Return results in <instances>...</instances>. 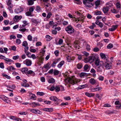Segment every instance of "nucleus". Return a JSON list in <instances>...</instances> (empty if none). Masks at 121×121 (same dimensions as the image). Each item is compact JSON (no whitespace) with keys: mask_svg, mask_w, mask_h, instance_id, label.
Wrapping results in <instances>:
<instances>
[{"mask_svg":"<svg viewBox=\"0 0 121 121\" xmlns=\"http://www.w3.org/2000/svg\"><path fill=\"white\" fill-rule=\"evenodd\" d=\"M52 15V13L51 12L49 13L47 16V18L48 19Z\"/></svg>","mask_w":121,"mask_h":121,"instance_id":"61","label":"nucleus"},{"mask_svg":"<svg viewBox=\"0 0 121 121\" xmlns=\"http://www.w3.org/2000/svg\"><path fill=\"white\" fill-rule=\"evenodd\" d=\"M100 1L99 0H97L95 2V5L96 6V7H95L96 9L97 8L98 6L100 4Z\"/></svg>","mask_w":121,"mask_h":121,"instance_id":"29","label":"nucleus"},{"mask_svg":"<svg viewBox=\"0 0 121 121\" xmlns=\"http://www.w3.org/2000/svg\"><path fill=\"white\" fill-rule=\"evenodd\" d=\"M2 75L3 77H5L6 78L9 79L10 78V77L9 76L6 74L3 73L2 74Z\"/></svg>","mask_w":121,"mask_h":121,"instance_id":"43","label":"nucleus"},{"mask_svg":"<svg viewBox=\"0 0 121 121\" xmlns=\"http://www.w3.org/2000/svg\"><path fill=\"white\" fill-rule=\"evenodd\" d=\"M64 60L61 61L57 65V67L59 68H60L64 65Z\"/></svg>","mask_w":121,"mask_h":121,"instance_id":"24","label":"nucleus"},{"mask_svg":"<svg viewBox=\"0 0 121 121\" xmlns=\"http://www.w3.org/2000/svg\"><path fill=\"white\" fill-rule=\"evenodd\" d=\"M111 11L112 13H117L118 12V11H117L114 9H112L111 10Z\"/></svg>","mask_w":121,"mask_h":121,"instance_id":"35","label":"nucleus"},{"mask_svg":"<svg viewBox=\"0 0 121 121\" xmlns=\"http://www.w3.org/2000/svg\"><path fill=\"white\" fill-rule=\"evenodd\" d=\"M113 47V45L112 44L110 43L108 45L107 48H108L110 49L112 48Z\"/></svg>","mask_w":121,"mask_h":121,"instance_id":"55","label":"nucleus"},{"mask_svg":"<svg viewBox=\"0 0 121 121\" xmlns=\"http://www.w3.org/2000/svg\"><path fill=\"white\" fill-rule=\"evenodd\" d=\"M42 43H41L40 42H37L36 44V45L37 46H41L42 45Z\"/></svg>","mask_w":121,"mask_h":121,"instance_id":"58","label":"nucleus"},{"mask_svg":"<svg viewBox=\"0 0 121 121\" xmlns=\"http://www.w3.org/2000/svg\"><path fill=\"white\" fill-rule=\"evenodd\" d=\"M23 10V8L21 6H17L16 8L15 9L14 12L16 14H18L21 13Z\"/></svg>","mask_w":121,"mask_h":121,"instance_id":"9","label":"nucleus"},{"mask_svg":"<svg viewBox=\"0 0 121 121\" xmlns=\"http://www.w3.org/2000/svg\"><path fill=\"white\" fill-rule=\"evenodd\" d=\"M60 58H59L56 59H55L54 60V61L56 63L60 61Z\"/></svg>","mask_w":121,"mask_h":121,"instance_id":"62","label":"nucleus"},{"mask_svg":"<svg viewBox=\"0 0 121 121\" xmlns=\"http://www.w3.org/2000/svg\"><path fill=\"white\" fill-rule=\"evenodd\" d=\"M4 60L5 61V62L7 64H8L10 62L12 61L11 59L7 58L5 56Z\"/></svg>","mask_w":121,"mask_h":121,"instance_id":"21","label":"nucleus"},{"mask_svg":"<svg viewBox=\"0 0 121 121\" xmlns=\"http://www.w3.org/2000/svg\"><path fill=\"white\" fill-rule=\"evenodd\" d=\"M82 53L84 55L86 56H87L89 55V53L85 51L83 52Z\"/></svg>","mask_w":121,"mask_h":121,"instance_id":"54","label":"nucleus"},{"mask_svg":"<svg viewBox=\"0 0 121 121\" xmlns=\"http://www.w3.org/2000/svg\"><path fill=\"white\" fill-rule=\"evenodd\" d=\"M77 68L78 69H80L82 67V65L81 63H78L77 65Z\"/></svg>","mask_w":121,"mask_h":121,"instance_id":"36","label":"nucleus"},{"mask_svg":"<svg viewBox=\"0 0 121 121\" xmlns=\"http://www.w3.org/2000/svg\"><path fill=\"white\" fill-rule=\"evenodd\" d=\"M63 42V40L61 39H60L58 41V43L59 45L62 44Z\"/></svg>","mask_w":121,"mask_h":121,"instance_id":"64","label":"nucleus"},{"mask_svg":"<svg viewBox=\"0 0 121 121\" xmlns=\"http://www.w3.org/2000/svg\"><path fill=\"white\" fill-rule=\"evenodd\" d=\"M27 4L28 5H31L34 3V1L33 0H27Z\"/></svg>","mask_w":121,"mask_h":121,"instance_id":"20","label":"nucleus"},{"mask_svg":"<svg viewBox=\"0 0 121 121\" xmlns=\"http://www.w3.org/2000/svg\"><path fill=\"white\" fill-rule=\"evenodd\" d=\"M108 10V8L107 7H104L103 11L104 13H107Z\"/></svg>","mask_w":121,"mask_h":121,"instance_id":"31","label":"nucleus"},{"mask_svg":"<svg viewBox=\"0 0 121 121\" xmlns=\"http://www.w3.org/2000/svg\"><path fill=\"white\" fill-rule=\"evenodd\" d=\"M23 63L27 66H30L32 64V61L28 59H26L23 62Z\"/></svg>","mask_w":121,"mask_h":121,"instance_id":"11","label":"nucleus"},{"mask_svg":"<svg viewBox=\"0 0 121 121\" xmlns=\"http://www.w3.org/2000/svg\"><path fill=\"white\" fill-rule=\"evenodd\" d=\"M35 9V7L34 6H32L29 9V11L31 13L33 12Z\"/></svg>","mask_w":121,"mask_h":121,"instance_id":"45","label":"nucleus"},{"mask_svg":"<svg viewBox=\"0 0 121 121\" xmlns=\"http://www.w3.org/2000/svg\"><path fill=\"white\" fill-rule=\"evenodd\" d=\"M65 30L68 34H71L74 33V29L71 26H68L65 29Z\"/></svg>","mask_w":121,"mask_h":121,"instance_id":"5","label":"nucleus"},{"mask_svg":"<svg viewBox=\"0 0 121 121\" xmlns=\"http://www.w3.org/2000/svg\"><path fill=\"white\" fill-rule=\"evenodd\" d=\"M22 16L20 15L18 16V15H16L14 16V18L15 20H16V21L17 20H20L22 19Z\"/></svg>","mask_w":121,"mask_h":121,"instance_id":"26","label":"nucleus"},{"mask_svg":"<svg viewBox=\"0 0 121 121\" xmlns=\"http://www.w3.org/2000/svg\"><path fill=\"white\" fill-rule=\"evenodd\" d=\"M104 69L103 65H101L98 66L97 69V71L99 73L102 72V70Z\"/></svg>","mask_w":121,"mask_h":121,"instance_id":"14","label":"nucleus"},{"mask_svg":"<svg viewBox=\"0 0 121 121\" xmlns=\"http://www.w3.org/2000/svg\"><path fill=\"white\" fill-rule=\"evenodd\" d=\"M32 36L30 35H29L27 37V39L28 40L30 41H31L32 40Z\"/></svg>","mask_w":121,"mask_h":121,"instance_id":"46","label":"nucleus"},{"mask_svg":"<svg viewBox=\"0 0 121 121\" xmlns=\"http://www.w3.org/2000/svg\"><path fill=\"white\" fill-rule=\"evenodd\" d=\"M75 58L74 57H71L69 56H67L66 57L67 61L69 62H70L72 60H74L75 59Z\"/></svg>","mask_w":121,"mask_h":121,"instance_id":"16","label":"nucleus"},{"mask_svg":"<svg viewBox=\"0 0 121 121\" xmlns=\"http://www.w3.org/2000/svg\"><path fill=\"white\" fill-rule=\"evenodd\" d=\"M7 87L8 88H9L10 89H14L16 87V86L15 85H9L7 86Z\"/></svg>","mask_w":121,"mask_h":121,"instance_id":"25","label":"nucleus"},{"mask_svg":"<svg viewBox=\"0 0 121 121\" xmlns=\"http://www.w3.org/2000/svg\"><path fill=\"white\" fill-rule=\"evenodd\" d=\"M21 43V40L20 39H16V43L18 45L20 44Z\"/></svg>","mask_w":121,"mask_h":121,"instance_id":"56","label":"nucleus"},{"mask_svg":"<svg viewBox=\"0 0 121 121\" xmlns=\"http://www.w3.org/2000/svg\"><path fill=\"white\" fill-rule=\"evenodd\" d=\"M104 66L106 69H108L111 68L112 64L109 61H107L104 63Z\"/></svg>","mask_w":121,"mask_h":121,"instance_id":"8","label":"nucleus"},{"mask_svg":"<svg viewBox=\"0 0 121 121\" xmlns=\"http://www.w3.org/2000/svg\"><path fill=\"white\" fill-rule=\"evenodd\" d=\"M49 99L51 100L54 101L56 104H58L60 102L62 101V100L59 99L56 96H51L49 97Z\"/></svg>","mask_w":121,"mask_h":121,"instance_id":"4","label":"nucleus"},{"mask_svg":"<svg viewBox=\"0 0 121 121\" xmlns=\"http://www.w3.org/2000/svg\"><path fill=\"white\" fill-rule=\"evenodd\" d=\"M65 82L67 84H70L73 85L76 84L79 82V80L76 78L74 76L71 78H66L65 80Z\"/></svg>","mask_w":121,"mask_h":121,"instance_id":"1","label":"nucleus"},{"mask_svg":"<svg viewBox=\"0 0 121 121\" xmlns=\"http://www.w3.org/2000/svg\"><path fill=\"white\" fill-rule=\"evenodd\" d=\"M7 4L8 6V9L10 12L12 13L13 12L12 8L13 7V4H12L11 1L10 0H8L7 3Z\"/></svg>","mask_w":121,"mask_h":121,"instance_id":"7","label":"nucleus"},{"mask_svg":"<svg viewBox=\"0 0 121 121\" xmlns=\"http://www.w3.org/2000/svg\"><path fill=\"white\" fill-rule=\"evenodd\" d=\"M27 73L28 74H30L31 76H34L35 75V73L31 70H29L27 72Z\"/></svg>","mask_w":121,"mask_h":121,"instance_id":"22","label":"nucleus"},{"mask_svg":"<svg viewBox=\"0 0 121 121\" xmlns=\"http://www.w3.org/2000/svg\"><path fill=\"white\" fill-rule=\"evenodd\" d=\"M19 56H14L13 57V59L14 60H17L19 58Z\"/></svg>","mask_w":121,"mask_h":121,"instance_id":"63","label":"nucleus"},{"mask_svg":"<svg viewBox=\"0 0 121 121\" xmlns=\"http://www.w3.org/2000/svg\"><path fill=\"white\" fill-rule=\"evenodd\" d=\"M48 81L49 83H52L55 82V80L53 78H51Z\"/></svg>","mask_w":121,"mask_h":121,"instance_id":"40","label":"nucleus"},{"mask_svg":"<svg viewBox=\"0 0 121 121\" xmlns=\"http://www.w3.org/2000/svg\"><path fill=\"white\" fill-rule=\"evenodd\" d=\"M28 45V43L26 41H24L22 44V46H23L26 47Z\"/></svg>","mask_w":121,"mask_h":121,"instance_id":"51","label":"nucleus"},{"mask_svg":"<svg viewBox=\"0 0 121 121\" xmlns=\"http://www.w3.org/2000/svg\"><path fill=\"white\" fill-rule=\"evenodd\" d=\"M45 7L47 10H49L50 9L51 5L49 4H45Z\"/></svg>","mask_w":121,"mask_h":121,"instance_id":"32","label":"nucleus"},{"mask_svg":"<svg viewBox=\"0 0 121 121\" xmlns=\"http://www.w3.org/2000/svg\"><path fill=\"white\" fill-rule=\"evenodd\" d=\"M26 53V55L28 56L29 58H31V53L28 52H25Z\"/></svg>","mask_w":121,"mask_h":121,"instance_id":"49","label":"nucleus"},{"mask_svg":"<svg viewBox=\"0 0 121 121\" xmlns=\"http://www.w3.org/2000/svg\"><path fill=\"white\" fill-rule=\"evenodd\" d=\"M27 24H23L22 25H20L19 27V31H20L22 33H23L25 32H28L29 31V30L28 29H26L24 28Z\"/></svg>","mask_w":121,"mask_h":121,"instance_id":"3","label":"nucleus"},{"mask_svg":"<svg viewBox=\"0 0 121 121\" xmlns=\"http://www.w3.org/2000/svg\"><path fill=\"white\" fill-rule=\"evenodd\" d=\"M86 50L88 51H89L90 50V46L88 44H86Z\"/></svg>","mask_w":121,"mask_h":121,"instance_id":"42","label":"nucleus"},{"mask_svg":"<svg viewBox=\"0 0 121 121\" xmlns=\"http://www.w3.org/2000/svg\"><path fill=\"white\" fill-rule=\"evenodd\" d=\"M47 38V41H49L52 39V37L48 35H47L46 36Z\"/></svg>","mask_w":121,"mask_h":121,"instance_id":"39","label":"nucleus"},{"mask_svg":"<svg viewBox=\"0 0 121 121\" xmlns=\"http://www.w3.org/2000/svg\"><path fill=\"white\" fill-rule=\"evenodd\" d=\"M89 82L92 85H94L96 83V81L94 79L91 78L89 80Z\"/></svg>","mask_w":121,"mask_h":121,"instance_id":"19","label":"nucleus"},{"mask_svg":"<svg viewBox=\"0 0 121 121\" xmlns=\"http://www.w3.org/2000/svg\"><path fill=\"white\" fill-rule=\"evenodd\" d=\"M96 26L94 23H92V25L88 27L91 30H93L95 27Z\"/></svg>","mask_w":121,"mask_h":121,"instance_id":"27","label":"nucleus"},{"mask_svg":"<svg viewBox=\"0 0 121 121\" xmlns=\"http://www.w3.org/2000/svg\"><path fill=\"white\" fill-rule=\"evenodd\" d=\"M101 12L100 11H96L94 13V14L96 15H100L101 14Z\"/></svg>","mask_w":121,"mask_h":121,"instance_id":"47","label":"nucleus"},{"mask_svg":"<svg viewBox=\"0 0 121 121\" xmlns=\"http://www.w3.org/2000/svg\"><path fill=\"white\" fill-rule=\"evenodd\" d=\"M37 94L38 95L42 96L44 94V93L43 92H37Z\"/></svg>","mask_w":121,"mask_h":121,"instance_id":"48","label":"nucleus"},{"mask_svg":"<svg viewBox=\"0 0 121 121\" xmlns=\"http://www.w3.org/2000/svg\"><path fill=\"white\" fill-rule=\"evenodd\" d=\"M30 111L32 112L35 114H41V112L38 109H32L30 110Z\"/></svg>","mask_w":121,"mask_h":121,"instance_id":"13","label":"nucleus"},{"mask_svg":"<svg viewBox=\"0 0 121 121\" xmlns=\"http://www.w3.org/2000/svg\"><path fill=\"white\" fill-rule=\"evenodd\" d=\"M15 101L17 102L21 103L22 102V99L19 96H17L15 98Z\"/></svg>","mask_w":121,"mask_h":121,"instance_id":"18","label":"nucleus"},{"mask_svg":"<svg viewBox=\"0 0 121 121\" xmlns=\"http://www.w3.org/2000/svg\"><path fill=\"white\" fill-rule=\"evenodd\" d=\"M44 102L45 104H50L51 103V102L50 101H47V100L44 101Z\"/></svg>","mask_w":121,"mask_h":121,"instance_id":"60","label":"nucleus"},{"mask_svg":"<svg viewBox=\"0 0 121 121\" xmlns=\"http://www.w3.org/2000/svg\"><path fill=\"white\" fill-rule=\"evenodd\" d=\"M89 66L87 64L85 65L84 67V70L85 71H88V70Z\"/></svg>","mask_w":121,"mask_h":121,"instance_id":"33","label":"nucleus"},{"mask_svg":"<svg viewBox=\"0 0 121 121\" xmlns=\"http://www.w3.org/2000/svg\"><path fill=\"white\" fill-rule=\"evenodd\" d=\"M55 91L56 92H58L60 90V87L59 86H56L55 87Z\"/></svg>","mask_w":121,"mask_h":121,"instance_id":"50","label":"nucleus"},{"mask_svg":"<svg viewBox=\"0 0 121 121\" xmlns=\"http://www.w3.org/2000/svg\"><path fill=\"white\" fill-rule=\"evenodd\" d=\"M7 69L10 71H13L15 70L16 69L13 67L12 66L8 67L7 68Z\"/></svg>","mask_w":121,"mask_h":121,"instance_id":"23","label":"nucleus"},{"mask_svg":"<svg viewBox=\"0 0 121 121\" xmlns=\"http://www.w3.org/2000/svg\"><path fill=\"white\" fill-rule=\"evenodd\" d=\"M22 86L25 87H28L30 86V85L28 83H23L22 85Z\"/></svg>","mask_w":121,"mask_h":121,"instance_id":"52","label":"nucleus"},{"mask_svg":"<svg viewBox=\"0 0 121 121\" xmlns=\"http://www.w3.org/2000/svg\"><path fill=\"white\" fill-rule=\"evenodd\" d=\"M30 105L32 106V108H34L36 106H40V104L38 103H36L33 102L30 103Z\"/></svg>","mask_w":121,"mask_h":121,"instance_id":"15","label":"nucleus"},{"mask_svg":"<svg viewBox=\"0 0 121 121\" xmlns=\"http://www.w3.org/2000/svg\"><path fill=\"white\" fill-rule=\"evenodd\" d=\"M59 71L56 69H54V71L53 73L55 75H58L59 73Z\"/></svg>","mask_w":121,"mask_h":121,"instance_id":"41","label":"nucleus"},{"mask_svg":"<svg viewBox=\"0 0 121 121\" xmlns=\"http://www.w3.org/2000/svg\"><path fill=\"white\" fill-rule=\"evenodd\" d=\"M96 58V55L95 54H92L89 57L85 58L84 61V62L86 63L88 62H93Z\"/></svg>","mask_w":121,"mask_h":121,"instance_id":"2","label":"nucleus"},{"mask_svg":"<svg viewBox=\"0 0 121 121\" xmlns=\"http://www.w3.org/2000/svg\"><path fill=\"white\" fill-rule=\"evenodd\" d=\"M0 98L4 101L7 103H9L10 101L9 100L8 98L4 95H0Z\"/></svg>","mask_w":121,"mask_h":121,"instance_id":"12","label":"nucleus"},{"mask_svg":"<svg viewBox=\"0 0 121 121\" xmlns=\"http://www.w3.org/2000/svg\"><path fill=\"white\" fill-rule=\"evenodd\" d=\"M100 56L102 59H105L106 58V55L104 53H100Z\"/></svg>","mask_w":121,"mask_h":121,"instance_id":"38","label":"nucleus"},{"mask_svg":"<svg viewBox=\"0 0 121 121\" xmlns=\"http://www.w3.org/2000/svg\"><path fill=\"white\" fill-rule=\"evenodd\" d=\"M115 105H117L116 106V107L117 108H121V104H119V101H117L115 103Z\"/></svg>","mask_w":121,"mask_h":121,"instance_id":"17","label":"nucleus"},{"mask_svg":"<svg viewBox=\"0 0 121 121\" xmlns=\"http://www.w3.org/2000/svg\"><path fill=\"white\" fill-rule=\"evenodd\" d=\"M86 75V73H81L80 75V77L81 78L84 77Z\"/></svg>","mask_w":121,"mask_h":121,"instance_id":"53","label":"nucleus"},{"mask_svg":"<svg viewBox=\"0 0 121 121\" xmlns=\"http://www.w3.org/2000/svg\"><path fill=\"white\" fill-rule=\"evenodd\" d=\"M85 95L88 97H91L92 96H94L95 95V94L92 93H89L88 92H86L85 93Z\"/></svg>","mask_w":121,"mask_h":121,"instance_id":"28","label":"nucleus"},{"mask_svg":"<svg viewBox=\"0 0 121 121\" xmlns=\"http://www.w3.org/2000/svg\"><path fill=\"white\" fill-rule=\"evenodd\" d=\"M28 69L26 68H22L21 70L22 72L23 73H26L28 70Z\"/></svg>","mask_w":121,"mask_h":121,"instance_id":"30","label":"nucleus"},{"mask_svg":"<svg viewBox=\"0 0 121 121\" xmlns=\"http://www.w3.org/2000/svg\"><path fill=\"white\" fill-rule=\"evenodd\" d=\"M86 85H82L78 87L77 88L78 89H81L82 88H84L85 87Z\"/></svg>","mask_w":121,"mask_h":121,"instance_id":"44","label":"nucleus"},{"mask_svg":"<svg viewBox=\"0 0 121 121\" xmlns=\"http://www.w3.org/2000/svg\"><path fill=\"white\" fill-rule=\"evenodd\" d=\"M41 10V7L39 6H37L36 7V11L38 12H40Z\"/></svg>","mask_w":121,"mask_h":121,"instance_id":"34","label":"nucleus"},{"mask_svg":"<svg viewBox=\"0 0 121 121\" xmlns=\"http://www.w3.org/2000/svg\"><path fill=\"white\" fill-rule=\"evenodd\" d=\"M93 0H83V3L86 7H91V2H92Z\"/></svg>","mask_w":121,"mask_h":121,"instance_id":"6","label":"nucleus"},{"mask_svg":"<svg viewBox=\"0 0 121 121\" xmlns=\"http://www.w3.org/2000/svg\"><path fill=\"white\" fill-rule=\"evenodd\" d=\"M25 14L26 16H30V15H31V13L29 11L26 12L25 13Z\"/></svg>","mask_w":121,"mask_h":121,"instance_id":"57","label":"nucleus"},{"mask_svg":"<svg viewBox=\"0 0 121 121\" xmlns=\"http://www.w3.org/2000/svg\"><path fill=\"white\" fill-rule=\"evenodd\" d=\"M104 77L101 76H99L98 78V79L100 81H103L104 79Z\"/></svg>","mask_w":121,"mask_h":121,"instance_id":"59","label":"nucleus"},{"mask_svg":"<svg viewBox=\"0 0 121 121\" xmlns=\"http://www.w3.org/2000/svg\"><path fill=\"white\" fill-rule=\"evenodd\" d=\"M95 60V64L96 66H98L104 65L103 62L102 61H100L99 60V59L96 58Z\"/></svg>","mask_w":121,"mask_h":121,"instance_id":"10","label":"nucleus"},{"mask_svg":"<svg viewBox=\"0 0 121 121\" xmlns=\"http://www.w3.org/2000/svg\"><path fill=\"white\" fill-rule=\"evenodd\" d=\"M107 7H108L109 8L110 7H112L113 5L112 4L110 3H108L106 4Z\"/></svg>","mask_w":121,"mask_h":121,"instance_id":"37","label":"nucleus"}]
</instances>
